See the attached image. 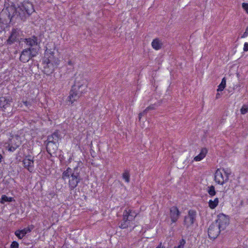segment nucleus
<instances>
[{"instance_id":"f257e3e1","label":"nucleus","mask_w":248,"mask_h":248,"mask_svg":"<svg viewBox=\"0 0 248 248\" xmlns=\"http://www.w3.org/2000/svg\"><path fill=\"white\" fill-rule=\"evenodd\" d=\"M34 12V9L32 4L29 1H24L17 8L14 4L7 7L1 12L0 16L2 17L4 14H6L10 21L18 17H19L21 20H25L27 16H30Z\"/></svg>"},{"instance_id":"473e14b6","label":"nucleus","mask_w":248,"mask_h":248,"mask_svg":"<svg viewBox=\"0 0 248 248\" xmlns=\"http://www.w3.org/2000/svg\"><path fill=\"white\" fill-rule=\"evenodd\" d=\"M248 36V27H247L245 32L243 34L241 37L245 38Z\"/></svg>"},{"instance_id":"aec40b11","label":"nucleus","mask_w":248,"mask_h":248,"mask_svg":"<svg viewBox=\"0 0 248 248\" xmlns=\"http://www.w3.org/2000/svg\"><path fill=\"white\" fill-rule=\"evenodd\" d=\"M207 153V150L206 148H202L200 153L194 157V160L196 161H201L205 156Z\"/></svg>"},{"instance_id":"cd10ccee","label":"nucleus","mask_w":248,"mask_h":248,"mask_svg":"<svg viewBox=\"0 0 248 248\" xmlns=\"http://www.w3.org/2000/svg\"><path fill=\"white\" fill-rule=\"evenodd\" d=\"M240 111L242 114H245L248 111V106L247 105H244L240 109Z\"/></svg>"},{"instance_id":"4468645a","label":"nucleus","mask_w":248,"mask_h":248,"mask_svg":"<svg viewBox=\"0 0 248 248\" xmlns=\"http://www.w3.org/2000/svg\"><path fill=\"white\" fill-rule=\"evenodd\" d=\"M34 226L31 225L23 230L16 231L15 234L19 239H21L26 234L31 232Z\"/></svg>"},{"instance_id":"4be33fe9","label":"nucleus","mask_w":248,"mask_h":248,"mask_svg":"<svg viewBox=\"0 0 248 248\" xmlns=\"http://www.w3.org/2000/svg\"><path fill=\"white\" fill-rule=\"evenodd\" d=\"M219 202L218 199L215 198L214 200H210L208 202L209 207L212 209H215L218 205Z\"/></svg>"},{"instance_id":"6ab92c4d","label":"nucleus","mask_w":248,"mask_h":248,"mask_svg":"<svg viewBox=\"0 0 248 248\" xmlns=\"http://www.w3.org/2000/svg\"><path fill=\"white\" fill-rule=\"evenodd\" d=\"M60 139V135L58 132H55L47 137L46 142L58 143Z\"/></svg>"},{"instance_id":"79ce46f5","label":"nucleus","mask_w":248,"mask_h":248,"mask_svg":"<svg viewBox=\"0 0 248 248\" xmlns=\"http://www.w3.org/2000/svg\"><path fill=\"white\" fill-rule=\"evenodd\" d=\"M174 248H177L176 247H174Z\"/></svg>"},{"instance_id":"f704fd0d","label":"nucleus","mask_w":248,"mask_h":248,"mask_svg":"<svg viewBox=\"0 0 248 248\" xmlns=\"http://www.w3.org/2000/svg\"><path fill=\"white\" fill-rule=\"evenodd\" d=\"M248 50V43H245L244 46V51H247Z\"/></svg>"},{"instance_id":"c9c22d12","label":"nucleus","mask_w":248,"mask_h":248,"mask_svg":"<svg viewBox=\"0 0 248 248\" xmlns=\"http://www.w3.org/2000/svg\"><path fill=\"white\" fill-rule=\"evenodd\" d=\"M68 64L69 65H73V62L72 61V60H69L68 62Z\"/></svg>"},{"instance_id":"b1692460","label":"nucleus","mask_w":248,"mask_h":248,"mask_svg":"<svg viewBox=\"0 0 248 248\" xmlns=\"http://www.w3.org/2000/svg\"><path fill=\"white\" fill-rule=\"evenodd\" d=\"M10 102V100L6 99L5 97L0 98V106H2L4 108H6L5 106L9 104Z\"/></svg>"},{"instance_id":"bb28decb","label":"nucleus","mask_w":248,"mask_h":248,"mask_svg":"<svg viewBox=\"0 0 248 248\" xmlns=\"http://www.w3.org/2000/svg\"><path fill=\"white\" fill-rule=\"evenodd\" d=\"M207 192L211 197L214 196L216 195V192L215 190V187L213 186H211L208 187Z\"/></svg>"},{"instance_id":"58836bf2","label":"nucleus","mask_w":248,"mask_h":248,"mask_svg":"<svg viewBox=\"0 0 248 248\" xmlns=\"http://www.w3.org/2000/svg\"><path fill=\"white\" fill-rule=\"evenodd\" d=\"M162 244L160 243L156 248H161Z\"/></svg>"},{"instance_id":"39448f33","label":"nucleus","mask_w":248,"mask_h":248,"mask_svg":"<svg viewBox=\"0 0 248 248\" xmlns=\"http://www.w3.org/2000/svg\"><path fill=\"white\" fill-rule=\"evenodd\" d=\"M230 174L231 171L228 170L217 169L215 174V180L217 184L222 185L228 181Z\"/></svg>"},{"instance_id":"423d86ee","label":"nucleus","mask_w":248,"mask_h":248,"mask_svg":"<svg viewBox=\"0 0 248 248\" xmlns=\"http://www.w3.org/2000/svg\"><path fill=\"white\" fill-rule=\"evenodd\" d=\"M197 212L194 210H189L184 218V226L186 228H192L197 221Z\"/></svg>"},{"instance_id":"f03ea898","label":"nucleus","mask_w":248,"mask_h":248,"mask_svg":"<svg viewBox=\"0 0 248 248\" xmlns=\"http://www.w3.org/2000/svg\"><path fill=\"white\" fill-rule=\"evenodd\" d=\"M88 81L82 75L76 77L75 84L72 86L68 96L69 101L72 104L77 101L82 94L87 91Z\"/></svg>"},{"instance_id":"c85d7f7f","label":"nucleus","mask_w":248,"mask_h":248,"mask_svg":"<svg viewBox=\"0 0 248 248\" xmlns=\"http://www.w3.org/2000/svg\"><path fill=\"white\" fill-rule=\"evenodd\" d=\"M185 244H186L185 240L184 239H182L180 241L179 245L176 247L177 248H184Z\"/></svg>"},{"instance_id":"9b49d317","label":"nucleus","mask_w":248,"mask_h":248,"mask_svg":"<svg viewBox=\"0 0 248 248\" xmlns=\"http://www.w3.org/2000/svg\"><path fill=\"white\" fill-rule=\"evenodd\" d=\"M19 36V30L17 29H13L11 33L7 39L6 42L8 45H11L16 42Z\"/></svg>"},{"instance_id":"393cba45","label":"nucleus","mask_w":248,"mask_h":248,"mask_svg":"<svg viewBox=\"0 0 248 248\" xmlns=\"http://www.w3.org/2000/svg\"><path fill=\"white\" fill-rule=\"evenodd\" d=\"M225 86H226V79H225V78H224L222 79V81H221L220 84L218 86V88L217 90V92L222 91L225 88Z\"/></svg>"},{"instance_id":"7ed1b4c3","label":"nucleus","mask_w":248,"mask_h":248,"mask_svg":"<svg viewBox=\"0 0 248 248\" xmlns=\"http://www.w3.org/2000/svg\"><path fill=\"white\" fill-rule=\"evenodd\" d=\"M80 170L78 166L75 167L74 169L68 167L62 173V179L64 181L69 180L68 186L71 190L75 188L82 180L80 175Z\"/></svg>"},{"instance_id":"20e7f679","label":"nucleus","mask_w":248,"mask_h":248,"mask_svg":"<svg viewBox=\"0 0 248 248\" xmlns=\"http://www.w3.org/2000/svg\"><path fill=\"white\" fill-rule=\"evenodd\" d=\"M137 213L135 210L127 207L124 210L123 215V219L119 224V227L121 229H126L131 226L132 221L135 219Z\"/></svg>"},{"instance_id":"2eb2a0df","label":"nucleus","mask_w":248,"mask_h":248,"mask_svg":"<svg viewBox=\"0 0 248 248\" xmlns=\"http://www.w3.org/2000/svg\"><path fill=\"white\" fill-rule=\"evenodd\" d=\"M58 65H54V63L48 62H44V71L46 75H49L53 73L55 68Z\"/></svg>"},{"instance_id":"ddd939ff","label":"nucleus","mask_w":248,"mask_h":248,"mask_svg":"<svg viewBox=\"0 0 248 248\" xmlns=\"http://www.w3.org/2000/svg\"><path fill=\"white\" fill-rule=\"evenodd\" d=\"M24 167L30 172H32L34 169V161L31 156H26L23 160Z\"/></svg>"},{"instance_id":"e433bc0d","label":"nucleus","mask_w":248,"mask_h":248,"mask_svg":"<svg viewBox=\"0 0 248 248\" xmlns=\"http://www.w3.org/2000/svg\"><path fill=\"white\" fill-rule=\"evenodd\" d=\"M23 104H24L26 106H28V105H29V103L28 101H24V102H23Z\"/></svg>"},{"instance_id":"2f4dec72","label":"nucleus","mask_w":248,"mask_h":248,"mask_svg":"<svg viewBox=\"0 0 248 248\" xmlns=\"http://www.w3.org/2000/svg\"><path fill=\"white\" fill-rule=\"evenodd\" d=\"M148 111V110H146V108L142 112H140L139 115V119L140 120L142 116H144L145 114L147 113V112Z\"/></svg>"},{"instance_id":"0eeeda50","label":"nucleus","mask_w":248,"mask_h":248,"mask_svg":"<svg viewBox=\"0 0 248 248\" xmlns=\"http://www.w3.org/2000/svg\"><path fill=\"white\" fill-rule=\"evenodd\" d=\"M38 54L37 49L35 47L28 48L22 50L20 56V61L22 62H27Z\"/></svg>"},{"instance_id":"7c9ffc66","label":"nucleus","mask_w":248,"mask_h":248,"mask_svg":"<svg viewBox=\"0 0 248 248\" xmlns=\"http://www.w3.org/2000/svg\"><path fill=\"white\" fill-rule=\"evenodd\" d=\"M242 6V8L246 11V13L248 14V3H243Z\"/></svg>"},{"instance_id":"412c9836","label":"nucleus","mask_w":248,"mask_h":248,"mask_svg":"<svg viewBox=\"0 0 248 248\" xmlns=\"http://www.w3.org/2000/svg\"><path fill=\"white\" fill-rule=\"evenodd\" d=\"M152 46L155 49L159 50L162 47V43L159 39L155 38L152 41Z\"/></svg>"},{"instance_id":"5701e85b","label":"nucleus","mask_w":248,"mask_h":248,"mask_svg":"<svg viewBox=\"0 0 248 248\" xmlns=\"http://www.w3.org/2000/svg\"><path fill=\"white\" fill-rule=\"evenodd\" d=\"M14 201L13 198L8 197L5 195H2L1 198L0 203L4 204L5 202H11Z\"/></svg>"},{"instance_id":"f8f14e48","label":"nucleus","mask_w":248,"mask_h":248,"mask_svg":"<svg viewBox=\"0 0 248 248\" xmlns=\"http://www.w3.org/2000/svg\"><path fill=\"white\" fill-rule=\"evenodd\" d=\"M24 42L30 46L29 48L35 47L39 46L40 42L38 40V38L35 36H32L30 38L25 39Z\"/></svg>"},{"instance_id":"72a5a7b5","label":"nucleus","mask_w":248,"mask_h":248,"mask_svg":"<svg viewBox=\"0 0 248 248\" xmlns=\"http://www.w3.org/2000/svg\"><path fill=\"white\" fill-rule=\"evenodd\" d=\"M155 108V106H154V105H150L149 106V107H148L147 108H146V110H153Z\"/></svg>"},{"instance_id":"4c0bfd02","label":"nucleus","mask_w":248,"mask_h":248,"mask_svg":"<svg viewBox=\"0 0 248 248\" xmlns=\"http://www.w3.org/2000/svg\"><path fill=\"white\" fill-rule=\"evenodd\" d=\"M17 136H16L15 137H13L12 139H16V137ZM16 141H17V140H16V139L15 140V141L13 140V143L14 144H15L16 143Z\"/></svg>"},{"instance_id":"6e6552de","label":"nucleus","mask_w":248,"mask_h":248,"mask_svg":"<svg viewBox=\"0 0 248 248\" xmlns=\"http://www.w3.org/2000/svg\"><path fill=\"white\" fill-rule=\"evenodd\" d=\"M217 225L218 227L221 230H224L229 223L228 217L223 214H220L217 216V218L214 222Z\"/></svg>"},{"instance_id":"f3484780","label":"nucleus","mask_w":248,"mask_h":248,"mask_svg":"<svg viewBox=\"0 0 248 248\" xmlns=\"http://www.w3.org/2000/svg\"><path fill=\"white\" fill-rule=\"evenodd\" d=\"M48 52V51H47L46 53V56L47 55ZM45 62H52L54 63V65H58L59 64V60L58 59V58L54 57L53 52H52L49 53V55L47 58L45 57Z\"/></svg>"},{"instance_id":"a19ab883","label":"nucleus","mask_w":248,"mask_h":248,"mask_svg":"<svg viewBox=\"0 0 248 248\" xmlns=\"http://www.w3.org/2000/svg\"><path fill=\"white\" fill-rule=\"evenodd\" d=\"M2 158V155L0 154V162H1Z\"/></svg>"},{"instance_id":"9d476101","label":"nucleus","mask_w":248,"mask_h":248,"mask_svg":"<svg viewBox=\"0 0 248 248\" xmlns=\"http://www.w3.org/2000/svg\"><path fill=\"white\" fill-rule=\"evenodd\" d=\"M181 215V212L178 208L175 206L170 208L169 217L171 219V223L176 222L179 219Z\"/></svg>"},{"instance_id":"a211bd4d","label":"nucleus","mask_w":248,"mask_h":248,"mask_svg":"<svg viewBox=\"0 0 248 248\" xmlns=\"http://www.w3.org/2000/svg\"><path fill=\"white\" fill-rule=\"evenodd\" d=\"M46 148L49 154L54 153L58 149V143L46 142Z\"/></svg>"},{"instance_id":"a878e982","label":"nucleus","mask_w":248,"mask_h":248,"mask_svg":"<svg viewBox=\"0 0 248 248\" xmlns=\"http://www.w3.org/2000/svg\"><path fill=\"white\" fill-rule=\"evenodd\" d=\"M123 178L127 183H129L130 181V174L129 172L127 170H125L123 174Z\"/></svg>"},{"instance_id":"1a4fd4ad","label":"nucleus","mask_w":248,"mask_h":248,"mask_svg":"<svg viewBox=\"0 0 248 248\" xmlns=\"http://www.w3.org/2000/svg\"><path fill=\"white\" fill-rule=\"evenodd\" d=\"M221 230L218 227L217 225L215 222L212 223L208 229V236L212 239H216L219 235Z\"/></svg>"},{"instance_id":"dca6fc26","label":"nucleus","mask_w":248,"mask_h":248,"mask_svg":"<svg viewBox=\"0 0 248 248\" xmlns=\"http://www.w3.org/2000/svg\"><path fill=\"white\" fill-rule=\"evenodd\" d=\"M16 140L17 141H16V143L14 144L13 143V140L15 141V139H11V142L8 145V151L10 152H14L15 151L21 144V140L19 139V137H16Z\"/></svg>"},{"instance_id":"c756f323","label":"nucleus","mask_w":248,"mask_h":248,"mask_svg":"<svg viewBox=\"0 0 248 248\" xmlns=\"http://www.w3.org/2000/svg\"><path fill=\"white\" fill-rule=\"evenodd\" d=\"M19 244L16 241H14L12 243L10 246L11 248H18Z\"/></svg>"},{"instance_id":"ea45409f","label":"nucleus","mask_w":248,"mask_h":248,"mask_svg":"<svg viewBox=\"0 0 248 248\" xmlns=\"http://www.w3.org/2000/svg\"><path fill=\"white\" fill-rule=\"evenodd\" d=\"M219 95H220L219 93H217L216 95V98H218L219 97Z\"/></svg>"}]
</instances>
